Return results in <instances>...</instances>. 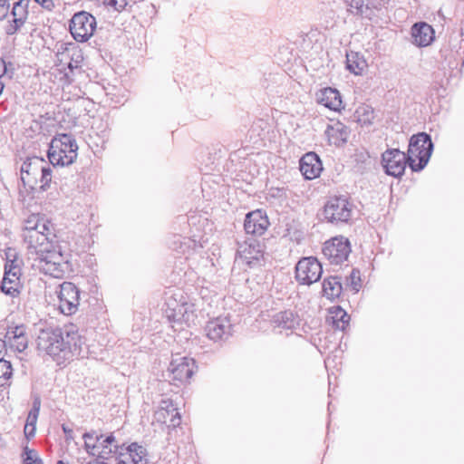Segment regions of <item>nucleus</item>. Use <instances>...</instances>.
Instances as JSON below:
<instances>
[{
  "mask_svg": "<svg viewBox=\"0 0 464 464\" xmlns=\"http://www.w3.org/2000/svg\"><path fill=\"white\" fill-rule=\"evenodd\" d=\"M37 349L54 360H71L80 356L82 340L77 331L61 328L41 330L36 340Z\"/></svg>",
  "mask_w": 464,
  "mask_h": 464,
  "instance_id": "nucleus-1",
  "label": "nucleus"
},
{
  "mask_svg": "<svg viewBox=\"0 0 464 464\" xmlns=\"http://www.w3.org/2000/svg\"><path fill=\"white\" fill-rule=\"evenodd\" d=\"M78 145L72 134L61 133L53 138L48 150L53 166H68L77 158Z\"/></svg>",
  "mask_w": 464,
  "mask_h": 464,
  "instance_id": "nucleus-2",
  "label": "nucleus"
},
{
  "mask_svg": "<svg viewBox=\"0 0 464 464\" xmlns=\"http://www.w3.org/2000/svg\"><path fill=\"white\" fill-rule=\"evenodd\" d=\"M433 150V143L429 134L420 132L413 135L409 143L408 160L412 171H420L427 165Z\"/></svg>",
  "mask_w": 464,
  "mask_h": 464,
  "instance_id": "nucleus-3",
  "label": "nucleus"
},
{
  "mask_svg": "<svg viewBox=\"0 0 464 464\" xmlns=\"http://www.w3.org/2000/svg\"><path fill=\"white\" fill-rule=\"evenodd\" d=\"M31 259L34 267L55 278L63 277L68 270V263L58 246L40 253Z\"/></svg>",
  "mask_w": 464,
  "mask_h": 464,
  "instance_id": "nucleus-4",
  "label": "nucleus"
},
{
  "mask_svg": "<svg viewBox=\"0 0 464 464\" xmlns=\"http://www.w3.org/2000/svg\"><path fill=\"white\" fill-rule=\"evenodd\" d=\"M53 224L49 223L48 230L39 229L32 231L31 234L24 236V242L27 244V255L29 259L40 253L46 252L54 246H57L53 240L55 235L53 233Z\"/></svg>",
  "mask_w": 464,
  "mask_h": 464,
  "instance_id": "nucleus-5",
  "label": "nucleus"
},
{
  "mask_svg": "<svg viewBox=\"0 0 464 464\" xmlns=\"http://www.w3.org/2000/svg\"><path fill=\"white\" fill-rule=\"evenodd\" d=\"M95 17L88 12L82 11L73 14L70 22V32L77 42L89 40L96 28Z\"/></svg>",
  "mask_w": 464,
  "mask_h": 464,
  "instance_id": "nucleus-6",
  "label": "nucleus"
},
{
  "mask_svg": "<svg viewBox=\"0 0 464 464\" xmlns=\"http://www.w3.org/2000/svg\"><path fill=\"white\" fill-rule=\"evenodd\" d=\"M352 213L353 204L345 197L330 198L324 208V218L331 223H346Z\"/></svg>",
  "mask_w": 464,
  "mask_h": 464,
  "instance_id": "nucleus-7",
  "label": "nucleus"
},
{
  "mask_svg": "<svg viewBox=\"0 0 464 464\" xmlns=\"http://www.w3.org/2000/svg\"><path fill=\"white\" fill-rule=\"evenodd\" d=\"M321 263L313 256L304 257L295 266V278L303 285H311L317 282L322 276Z\"/></svg>",
  "mask_w": 464,
  "mask_h": 464,
  "instance_id": "nucleus-8",
  "label": "nucleus"
},
{
  "mask_svg": "<svg viewBox=\"0 0 464 464\" xmlns=\"http://www.w3.org/2000/svg\"><path fill=\"white\" fill-rule=\"evenodd\" d=\"M350 253V242L343 236L334 237L324 244L323 254L331 264H342L347 260Z\"/></svg>",
  "mask_w": 464,
  "mask_h": 464,
  "instance_id": "nucleus-9",
  "label": "nucleus"
},
{
  "mask_svg": "<svg viewBox=\"0 0 464 464\" xmlns=\"http://www.w3.org/2000/svg\"><path fill=\"white\" fill-rule=\"evenodd\" d=\"M58 307L65 315H71L77 312L80 304V292L76 285L71 282H63L60 285L58 292Z\"/></svg>",
  "mask_w": 464,
  "mask_h": 464,
  "instance_id": "nucleus-10",
  "label": "nucleus"
},
{
  "mask_svg": "<svg viewBox=\"0 0 464 464\" xmlns=\"http://www.w3.org/2000/svg\"><path fill=\"white\" fill-rule=\"evenodd\" d=\"M382 163L386 174L399 178L409 165L408 155L398 149H389L382 153Z\"/></svg>",
  "mask_w": 464,
  "mask_h": 464,
  "instance_id": "nucleus-11",
  "label": "nucleus"
},
{
  "mask_svg": "<svg viewBox=\"0 0 464 464\" xmlns=\"http://www.w3.org/2000/svg\"><path fill=\"white\" fill-rule=\"evenodd\" d=\"M46 162L38 157L28 158L21 166V180L24 186L34 189L38 186V179Z\"/></svg>",
  "mask_w": 464,
  "mask_h": 464,
  "instance_id": "nucleus-12",
  "label": "nucleus"
},
{
  "mask_svg": "<svg viewBox=\"0 0 464 464\" xmlns=\"http://www.w3.org/2000/svg\"><path fill=\"white\" fill-rule=\"evenodd\" d=\"M168 309L166 310L167 317L175 323H189L195 318V308L192 303L180 300H169L167 302Z\"/></svg>",
  "mask_w": 464,
  "mask_h": 464,
  "instance_id": "nucleus-13",
  "label": "nucleus"
},
{
  "mask_svg": "<svg viewBox=\"0 0 464 464\" xmlns=\"http://www.w3.org/2000/svg\"><path fill=\"white\" fill-rule=\"evenodd\" d=\"M239 258L248 266H260L264 260L263 246L256 239H249L239 245Z\"/></svg>",
  "mask_w": 464,
  "mask_h": 464,
  "instance_id": "nucleus-14",
  "label": "nucleus"
},
{
  "mask_svg": "<svg viewBox=\"0 0 464 464\" xmlns=\"http://www.w3.org/2000/svg\"><path fill=\"white\" fill-rule=\"evenodd\" d=\"M196 368L195 360L188 357L173 358L169 366V372L173 380L180 382H188L194 373Z\"/></svg>",
  "mask_w": 464,
  "mask_h": 464,
  "instance_id": "nucleus-15",
  "label": "nucleus"
},
{
  "mask_svg": "<svg viewBox=\"0 0 464 464\" xmlns=\"http://www.w3.org/2000/svg\"><path fill=\"white\" fill-rule=\"evenodd\" d=\"M207 336L214 341H226L232 334V324L227 317H218L206 325Z\"/></svg>",
  "mask_w": 464,
  "mask_h": 464,
  "instance_id": "nucleus-16",
  "label": "nucleus"
},
{
  "mask_svg": "<svg viewBox=\"0 0 464 464\" xmlns=\"http://www.w3.org/2000/svg\"><path fill=\"white\" fill-rule=\"evenodd\" d=\"M154 418L157 421L172 428L179 426L181 422L180 414L170 400H162L160 401V408L156 411Z\"/></svg>",
  "mask_w": 464,
  "mask_h": 464,
  "instance_id": "nucleus-17",
  "label": "nucleus"
},
{
  "mask_svg": "<svg viewBox=\"0 0 464 464\" xmlns=\"http://www.w3.org/2000/svg\"><path fill=\"white\" fill-rule=\"evenodd\" d=\"M269 226L266 215L262 210H256L246 214L244 228L246 234L261 236Z\"/></svg>",
  "mask_w": 464,
  "mask_h": 464,
  "instance_id": "nucleus-18",
  "label": "nucleus"
},
{
  "mask_svg": "<svg viewBox=\"0 0 464 464\" xmlns=\"http://www.w3.org/2000/svg\"><path fill=\"white\" fill-rule=\"evenodd\" d=\"M20 269L17 266H5V275L1 282V290L4 294L15 297L20 294Z\"/></svg>",
  "mask_w": 464,
  "mask_h": 464,
  "instance_id": "nucleus-19",
  "label": "nucleus"
},
{
  "mask_svg": "<svg viewBox=\"0 0 464 464\" xmlns=\"http://www.w3.org/2000/svg\"><path fill=\"white\" fill-rule=\"evenodd\" d=\"M5 337V343L19 353L24 352L28 346L26 326L24 324L9 327Z\"/></svg>",
  "mask_w": 464,
  "mask_h": 464,
  "instance_id": "nucleus-20",
  "label": "nucleus"
},
{
  "mask_svg": "<svg viewBox=\"0 0 464 464\" xmlns=\"http://www.w3.org/2000/svg\"><path fill=\"white\" fill-rule=\"evenodd\" d=\"M322 169V162L314 152H308L301 158L300 171L306 179H315Z\"/></svg>",
  "mask_w": 464,
  "mask_h": 464,
  "instance_id": "nucleus-21",
  "label": "nucleus"
},
{
  "mask_svg": "<svg viewBox=\"0 0 464 464\" xmlns=\"http://www.w3.org/2000/svg\"><path fill=\"white\" fill-rule=\"evenodd\" d=\"M146 449L138 443H131L125 452H121L118 464H146Z\"/></svg>",
  "mask_w": 464,
  "mask_h": 464,
  "instance_id": "nucleus-22",
  "label": "nucleus"
},
{
  "mask_svg": "<svg viewBox=\"0 0 464 464\" xmlns=\"http://www.w3.org/2000/svg\"><path fill=\"white\" fill-rule=\"evenodd\" d=\"M411 37L416 45L428 46L434 40V30L425 22L416 23L411 27Z\"/></svg>",
  "mask_w": 464,
  "mask_h": 464,
  "instance_id": "nucleus-23",
  "label": "nucleus"
},
{
  "mask_svg": "<svg viewBox=\"0 0 464 464\" xmlns=\"http://www.w3.org/2000/svg\"><path fill=\"white\" fill-rule=\"evenodd\" d=\"M274 327L292 330L299 325V316L291 310H285L275 314L271 319Z\"/></svg>",
  "mask_w": 464,
  "mask_h": 464,
  "instance_id": "nucleus-24",
  "label": "nucleus"
},
{
  "mask_svg": "<svg viewBox=\"0 0 464 464\" xmlns=\"http://www.w3.org/2000/svg\"><path fill=\"white\" fill-rule=\"evenodd\" d=\"M350 130L340 121L329 124L325 130V135L331 144L340 146L347 141Z\"/></svg>",
  "mask_w": 464,
  "mask_h": 464,
  "instance_id": "nucleus-25",
  "label": "nucleus"
},
{
  "mask_svg": "<svg viewBox=\"0 0 464 464\" xmlns=\"http://www.w3.org/2000/svg\"><path fill=\"white\" fill-rule=\"evenodd\" d=\"M27 2L19 0L14 3L12 9L13 23L7 27L6 34H14L24 23L27 16Z\"/></svg>",
  "mask_w": 464,
  "mask_h": 464,
  "instance_id": "nucleus-26",
  "label": "nucleus"
},
{
  "mask_svg": "<svg viewBox=\"0 0 464 464\" xmlns=\"http://www.w3.org/2000/svg\"><path fill=\"white\" fill-rule=\"evenodd\" d=\"M318 102L320 104L333 111L340 110L343 103L340 92L336 89L330 87L321 91L318 95Z\"/></svg>",
  "mask_w": 464,
  "mask_h": 464,
  "instance_id": "nucleus-27",
  "label": "nucleus"
},
{
  "mask_svg": "<svg viewBox=\"0 0 464 464\" xmlns=\"http://www.w3.org/2000/svg\"><path fill=\"white\" fill-rule=\"evenodd\" d=\"M346 68L355 75H361L367 68L364 57L356 52H350L346 54Z\"/></svg>",
  "mask_w": 464,
  "mask_h": 464,
  "instance_id": "nucleus-28",
  "label": "nucleus"
},
{
  "mask_svg": "<svg viewBox=\"0 0 464 464\" xmlns=\"http://www.w3.org/2000/svg\"><path fill=\"white\" fill-rule=\"evenodd\" d=\"M324 295L329 300H334L339 297L342 293V284L338 276H330L324 280L323 283Z\"/></svg>",
  "mask_w": 464,
  "mask_h": 464,
  "instance_id": "nucleus-29",
  "label": "nucleus"
},
{
  "mask_svg": "<svg viewBox=\"0 0 464 464\" xmlns=\"http://www.w3.org/2000/svg\"><path fill=\"white\" fill-rule=\"evenodd\" d=\"M49 223L47 218L39 215H32L25 220L24 237L31 234L32 231H37L39 229L48 230Z\"/></svg>",
  "mask_w": 464,
  "mask_h": 464,
  "instance_id": "nucleus-30",
  "label": "nucleus"
},
{
  "mask_svg": "<svg viewBox=\"0 0 464 464\" xmlns=\"http://www.w3.org/2000/svg\"><path fill=\"white\" fill-rule=\"evenodd\" d=\"M331 319L333 326L340 331H344L349 324L350 317L347 313L341 307H334L331 311Z\"/></svg>",
  "mask_w": 464,
  "mask_h": 464,
  "instance_id": "nucleus-31",
  "label": "nucleus"
},
{
  "mask_svg": "<svg viewBox=\"0 0 464 464\" xmlns=\"http://www.w3.org/2000/svg\"><path fill=\"white\" fill-rule=\"evenodd\" d=\"M354 116L361 124L369 125L374 119V112L371 106L362 104L356 109Z\"/></svg>",
  "mask_w": 464,
  "mask_h": 464,
  "instance_id": "nucleus-32",
  "label": "nucleus"
},
{
  "mask_svg": "<svg viewBox=\"0 0 464 464\" xmlns=\"http://www.w3.org/2000/svg\"><path fill=\"white\" fill-rule=\"evenodd\" d=\"M12 376L13 368L11 362L0 358V387L10 385Z\"/></svg>",
  "mask_w": 464,
  "mask_h": 464,
  "instance_id": "nucleus-33",
  "label": "nucleus"
},
{
  "mask_svg": "<svg viewBox=\"0 0 464 464\" xmlns=\"http://www.w3.org/2000/svg\"><path fill=\"white\" fill-rule=\"evenodd\" d=\"M24 464H43V461L39 458L38 453L34 450H31L28 447H25L24 453Z\"/></svg>",
  "mask_w": 464,
  "mask_h": 464,
  "instance_id": "nucleus-34",
  "label": "nucleus"
},
{
  "mask_svg": "<svg viewBox=\"0 0 464 464\" xmlns=\"http://www.w3.org/2000/svg\"><path fill=\"white\" fill-rule=\"evenodd\" d=\"M52 180V174H51V169L48 168L46 165H43V171L41 172V175L39 176L38 179V185L39 187L45 190L46 188L49 186V183Z\"/></svg>",
  "mask_w": 464,
  "mask_h": 464,
  "instance_id": "nucleus-35",
  "label": "nucleus"
},
{
  "mask_svg": "<svg viewBox=\"0 0 464 464\" xmlns=\"http://www.w3.org/2000/svg\"><path fill=\"white\" fill-rule=\"evenodd\" d=\"M107 8L116 12H121L127 5V0H98Z\"/></svg>",
  "mask_w": 464,
  "mask_h": 464,
  "instance_id": "nucleus-36",
  "label": "nucleus"
},
{
  "mask_svg": "<svg viewBox=\"0 0 464 464\" xmlns=\"http://www.w3.org/2000/svg\"><path fill=\"white\" fill-rule=\"evenodd\" d=\"M349 3V5L352 8H354L357 14H364L366 10L369 9L370 5L372 4L371 0H346Z\"/></svg>",
  "mask_w": 464,
  "mask_h": 464,
  "instance_id": "nucleus-37",
  "label": "nucleus"
},
{
  "mask_svg": "<svg viewBox=\"0 0 464 464\" xmlns=\"http://www.w3.org/2000/svg\"><path fill=\"white\" fill-rule=\"evenodd\" d=\"M350 281H351V285H352L353 289L357 292L359 290L360 281H361L360 272L358 270L352 271V273L350 275Z\"/></svg>",
  "mask_w": 464,
  "mask_h": 464,
  "instance_id": "nucleus-38",
  "label": "nucleus"
},
{
  "mask_svg": "<svg viewBox=\"0 0 464 464\" xmlns=\"http://www.w3.org/2000/svg\"><path fill=\"white\" fill-rule=\"evenodd\" d=\"M79 59H82V55H81L80 52L73 53L72 56L71 57V62L68 63V68L70 69L71 72H72L74 69H78L80 67V65H79L80 60Z\"/></svg>",
  "mask_w": 464,
  "mask_h": 464,
  "instance_id": "nucleus-39",
  "label": "nucleus"
},
{
  "mask_svg": "<svg viewBox=\"0 0 464 464\" xmlns=\"http://www.w3.org/2000/svg\"><path fill=\"white\" fill-rule=\"evenodd\" d=\"M10 8L8 0H0V20L6 17Z\"/></svg>",
  "mask_w": 464,
  "mask_h": 464,
  "instance_id": "nucleus-40",
  "label": "nucleus"
},
{
  "mask_svg": "<svg viewBox=\"0 0 464 464\" xmlns=\"http://www.w3.org/2000/svg\"><path fill=\"white\" fill-rule=\"evenodd\" d=\"M38 415L39 414H37V409L31 410L28 413L25 425H28V426L36 425Z\"/></svg>",
  "mask_w": 464,
  "mask_h": 464,
  "instance_id": "nucleus-41",
  "label": "nucleus"
},
{
  "mask_svg": "<svg viewBox=\"0 0 464 464\" xmlns=\"http://www.w3.org/2000/svg\"><path fill=\"white\" fill-rule=\"evenodd\" d=\"M95 436V431H91V432H85L83 435H82V438L85 440V449L87 450V451L89 450V449H92V450H94L95 449V444H91L88 440H92Z\"/></svg>",
  "mask_w": 464,
  "mask_h": 464,
  "instance_id": "nucleus-42",
  "label": "nucleus"
},
{
  "mask_svg": "<svg viewBox=\"0 0 464 464\" xmlns=\"http://www.w3.org/2000/svg\"><path fill=\"white\" fill-rule=\"evenodd\" d=\"M37 2L41 6L48 11H51L54 7V4L53 0H34Z\"/></svg>",
  "mask_w": 464,
  "mask_h": 464,
  "instance_id": "nucleus-43",
  "label": "nucleus"
},
{
  "mask_svg": "<svg viewBox=\"0 0 464 464\" xmlns=\"http://www.w3.org/2000/svg\"><path fill=\"white\" fill-rule=\"evenodd\" d=\"M35 430H36V425H32V426H28V425H24V435L26 438L30 439V438H33L35 434Z\"/></svg>",
  "mask_w": 464,
  "mask_h": 464,
  "instance_id": "nucleus-44",
  "label": "nucleus"
},
{
  "mask_svg": "<svg viewBox=\"0 0 464 464\" xmlns=\"http://www.w3.org/2000/svg\"><path fill=\"white\" fill-rule=\"evenodd\" d=\"M115 441V438L113 435H110L108 436L104 440H103V443H105V445L103 446L104 450H102V453H104V454H107V453H110L111 452V449H109V450L107 451L106 449L108 448V445H111L113 442Z\"/></svg>",
  "mask_w": 464,
  "mask_h": 464,
  "instance_id": "nucleus-45",
  "label": "nucleus"
},
{
  "mask_svg": "<svg viewBox=\"0 0 464 464\" xmlns=\"http://www.w3.org/2000/svg\"><path fill=\"white\" fill-rule=\"evenodd\" d=\"M62 429H63V431L65 435V439L66 440H73V430L72 429L69 428L68 426L66 425H63L62 426Z\"/></svg>",
  "mask_w": 464,
  "mask_h": 464,
  "instance_id": "nucleus-46",
  "label": "nucleus"
},
{
  "mask_svg": "<svg viewBox=\"0 0 464 464\" xmlns=\"http://www.w3.org/2000/svg\"><path fill=\"white\" fill-rule=\"evenodd\" d=\"M6 72V64L4 59L0 58V77L5 74Z\"/></svg>",
  "mask_w": 464,
  "mask_h": 464,
  "instance_id": "nucleus-47",
  "label": "nucleus"
},
{
  "mask_svg": "<svg viewBox=\"0 0 464 464\" xmlns=\"http://www.w3.org/2000/svg\"><path fill=\"white\" fill-rule=\"evenodd\" d=\"M192 246H173L174 249L179 250L181 253H186L188 248H190Z\"/></svg>",
  "mask_w": 464,
  "mask_h": 464,
  "instance_id": "nucleus-48",
  "label": "nucleus"
},
{
  "mask_svg": "<svg viewBox=\"0 0 464 464\" xmlns=\"http://www.w3.org/2000/svg\"><path fill=\"white\" fill-rule=\"evenodd\" d=\"M40 401L39 400H35L33 403V408L31 410H35L37 409V414H39V411H40Z\"/></svg>",
  "mask_w": 464,
  "mask_h": 464,
  "instance_id": "nucleus-49",
  "label": "nucleus"
},
{
  "mask_svg": "<svg viewBox=\"0 0 464 464\" xmlns=\"http://www.w3.org/2000/svg\"><path fill=\"white\" fill-rule=\"evenodd\" d=\"M5 347V341L0 338V358H3V350Z\"/></svg>",
  "mask_w": 464,
  "mask_h": 464,
  "instance_id": "nucleus-50",
  "label": "nucleus"
},
{
  "mask_svg": "<svg viewBox=\"0 0 464 464\" xmlns=\"http://www.w3.org/2000/svg\"><path fill=\"white\" fill-rule=\"evenodd\" d=\"M89 464H107V463L102 462V461H100V460H98V459H95L94 461L90 462Z\"/></svg>",
  "mask_w": 464,
  "mask_h": 464,
  "instance_id": "nucleus-51",
  "label": "nucleus"
},
{
  "mask_svg": "<svg viewBox=\"0 0 464 464\" xmlns=\"http://www.w3.org/2000/svg\"><path fill=\"white\" fill-rule=\"evenodd\" d=\"M4 88H5V84L0 82V95L2 94L3 91H4Z\"/></svg>",
  "mask_w": 464,
  "mask_h": 464,
  "instance_id": "nucleus-52",
  "label": "nucleus"
},
{
  "mask_svg": "<svg viewBox=\"0 0 464 464\" xmlns=\"http://www.w3.org/2000/svg\"><path fill=\"white\" fill-rule=\"evenodd\" d=\"M102 438V436H96V440L99 441Z\"/></svg>",
  "mask_w": 464,
  "mask_h": 464,
  "instance_id": "nucleus-53",
  "label": "nucleus"
},
{
  "mask_svg": "<svg viewBox=\"0 0 464 464\" xmlns=\"http://www.w3.org/2000/svg\"><path fill=\"white\" fill-rule=\"evenodd\" d=\"M57 464H64L62 460H59Z\"/></svg>",
  "mask_w": 464,
  "mask_h": 464,
  "instance_id": "nucleus-54",
  "label": "nucleus"
}]
</instances>
